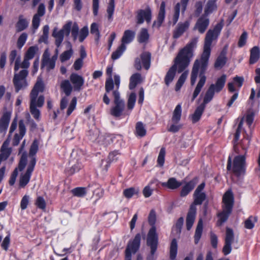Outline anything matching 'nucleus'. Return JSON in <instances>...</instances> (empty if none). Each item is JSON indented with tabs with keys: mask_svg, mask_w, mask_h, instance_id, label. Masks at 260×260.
I'll return each instance as SVG.
<instances>
[{
	"mask_svg": "<svg viewBox=\"0 0 260 260\" xmlns=\"http://www.w3.org/2000/svg\"><path fill=\"white\" fill-rule=\"evenodd\" d=\"M151 19V11L149 7L146 8L144 10H140L138 11L137 16V23L138 24H142L144 20L147 22H150Z\"/></svg>",
	"mask_w": 260,
	"mask_h": 260,
	"instance_id": "17",
	"label": "nucleus"
},
{
	"mask_svg": "<svg viewBox=\"0 0 260 260\" xmlns=\"http://www.w3.org/2000/svg\"><path fill=\"white\" fill-rule=\"evenodd\" d=\"M196 207H194V205H190L186 219L187 230H190L196 218Z\"/></svg>",
	"mask_w": 260,
	"mask_h": 260,
	"instance_id": "26",
	"label": "nucleus"
},
{
	"mask_svg": "<svg viewBox=\"0 0 260 260\" xmlns=\"http://www.w3.org/2000/svg\"><path fill=\"white\" fill-rule=\"evenodd\" d=\"M149 38V35L146 28H142L137 36V40L140 43H147Z\"/></svg>",
	"mask_w": 260,
	"mask_h": 260,
	"instance_id": "39",
	"label": "nucleus"
},
{
	"mask_svg": "<svg viewBox=\"0 0 260 260\" xmlns=\"http://www.w3.org/2000/svg\"><path fill=\"white\" fill-rule=\"evenodd\" d=\"M27 69H23L19 73L14 74L13 83L16 92L27 86L26 78L28 75V72Z\"/></svg>",
	"mask_w": 260,
	"mask_h": 260,
	"instance_id": "11",
	"label": "nucleus"
},
{
	"mask_svg": "<svg viewBox=\"0 0 260 260\" xmlns=\"http://www.w3.org/2000/svg\"><path fill=\"white\" fill-rule=\"evenodd\" d=\"M10 136L4 141L0 148V158L3 160H7L12 152V148L9 147Z\"/></svg>",
	"mask_w": 260,
	"mask_h": 260,
	"instance_id": "19",
	"label": "nucleus"
},
{
	"mask_svg": "<svg viewBox=\"0 0 260 260\" xmlns=\"http://www.w3.org/2000/svg\"><path fill=\"white\" fill-rule=\"evenodd\" d=\"M28 21L23 18V16H19L18 21L16 24V28L17 31H21L26 28L28 26Z\"/></svg>",
	"mask_w": 260,
	"mask_h": 260,
	"instance_id": "41",
	"label": "nucleus"
},
{
	"mask_svg": "<svg viewBox=\"0 0 260 260\" xmlns=\"http://www.w3.org/2000/svg\"><path fill=\"white\" fill-rule=\"evenodd\" d=\"M19 134H15L12 141V144L17 146L19 144L20 141L22 139L26 133L25 126L24 121L21 120L19 122Z\"/></svg>",
	"mask_w": 260,
	"mask_h": 260,
	"instance_id": "24",
	"label": "nucleus"
},
{
	"mask_svg": "<svg viewBox=\"0 0 260 260\" xmlns=\"http://www.w3.org/2000/svg\"><path fill=\"white\" fill-rule=\"evenodd\" d=\"M198 41V38L192 39L179 51L174 59V64L170 68L165 76V81L167 86L173 80L176 70L180 73L189 66L194 56V51L197 47Z\"/></svg>",
	"mask_w": 260,
	"mask_h": 260,
	"instance_id": "2",
	"label": "nucleus"
},
{
	"mask_svg": "<svg viewBox=\"0 0 260 260\" xmlns=\"http://www.w3.org/2000/svg\"><path fill=\"white\" fill-rule=\"evenodd\" d=\"M226 62L225 52L222 51L217 58L214 66L216 68H221Z\"/></svg>",
	"mask_w": 260,
	"mask_h": 260,
	"instance_id": "47",
	"label": "nucleus"
},
{
	"mask_svg": "<svg viewBox=\"0 0 260 260\" xmlns=\"http://www.w3.org/2000/svg\"><path fill=\"white\" fill-rule=\"evenodd\" d=\"M115 137L112 134H101L97 144L100 145L107 146L113 142Z\"/></svg>",
	"mask_w": 260,
	"mask_h": 260,
	"instance_id": "30",
	"label": "nucleus"
},
{
	"mask_svg": "<svg viewBox=\"0 0 260 260\" xmlns=\"http://www.w3.org/2000/svg\"><path fill=\"white\" fill-rule=\"evenodd\" d=\"M64 35L56 27L53 29L52 36L55 38V44L57 48H59L63 40Z\"/></svg>",
	"mask_w": 260,
	"mask_h": 260,
	"instance_id": "35",
	"label": "nucleus"
},
{
	"mask_svg": "<svg viewBox=\"0 0 260 260\" xmlns=\"http://www.w3.org/2000/svg\"><path fill=\"white\" fill-rule=\"evenodd\" d=\"M72 193L75 196L83 197L86 194V188L84 187H77L72 190Z\"/></svg>",
	"mask_w": 260,
	"mask_h": 260,
	"instance_id": "55",
	"label": "nucleus"
},
{
	"mask_svg": "<svg viewBox=\"0 0 260 260\" xmlns=\"http://www.w3.org/2000/svg\"><path fill=\"white\" fill-rule=\"evenodd\" d=\"M260 57V50L258 47L255 46L253 47L250 51V56L249 63L254 64L259 59Z\"/></svg>",
	"mask_w": 260,
	"mask_h": 260,
	"instance_id": "36",
	"label": "nucleus"
},
{
	"mask_svg": "<svg viewBox=\"0 0 260 260\" xmlns=\"http://www.w3.org/2000/svg\"><path fill=\"white\" fill-rule=\"evenodd\" d=\"M126 50V46L125 45L121 44L117 49L112 53L111 58L113 60H116L119 58L123 53Z\"/></svg>",
	"mask_w": 260,
	"mask_h": 260,
	"instance_id": "46",
	"label": "nucleus"
},
{
	"mask_svg": "<svg viewBox=\"0 0 260 260\" xmlns=\"http://www.w3.org/2000/svg\"><path fill=\"white\" fill-rule=\"evenodd\" d=\"M187 1H183L181 3H177L175 7V12L173 17V24H175L178 20L180 11L181 7L182 11H184Z\"/></svg>",
	"mask_w": 260,
	"mask_h": 260,
	"instance_id": "32",
	"label": "nucleus"
},
{
	"mask_svg": "<svg viewBox=\"0 0 260 260\" xmlns=\"http://www.w3.org/2000/svg\"><path fill=\"white\" fill-rule=\"evenodd\" d=\"M114 106L110 109V114L116 117L120 116L125 108V102L120 98L118 90L113 91Z\"/></svg>",
	"mask_w": 260,
	"mask_h": 260,
	"instance_id": "9",
	"label": "nucleus"
},
{
	"mask_svg": "<svg viewBox=\"0 0 260 260\" xmlns=\"http://www.w3.org/2000/svg\"><path fill=\"white\" fill-rule=\"evenodd\" d=\"M141 235L140 234H137L134 240L129 241L126 249L125 250V260H132L131 254L132 253H136L139 249L140 244ZM136 260H143L142 257L138 255Z\"/></svg>",
	"mask_w": 260,
	"mask_h": 260,
	"instance_id": "10",
	"label": "nucleus"
},
{
	"mask_svg": "<svg viewBox=\"0 0 260 260\" xmlns=\"http://www.w3.org/2000/svg\"><path fill=\"white\" fill-rule=\"evenodd\" d=\"M44 84L41 78H38L37 81L30 94V112L37 121L40 119V111L38 108L42 107L44 103V97L38 96L39 92L44 91Z\"/></svg>",
	"mask_w": 260,
	"mask_h": 260,
	"instance_id": "4",
	"label": "nucleus"
},
{
	"mask_svg": "<svg viewBox=\"0 0 260 260\" xmlns=\"http://www.w3.org/2000/svg\"><path fill=\"white\" fill-rule=\"evenodd\" d=\"M166 154V150L165 148H161L160 150L157 162L158 165L162 166L165 162V156Z\"/></svg>",
	"mask_w": 260,
	"mask_h": 260,
	"instance_id": "57",
	"label": "nucleus"
},
{
	"mask_svg": "<svg viewBox=\"0 0 260 260\" xmlns=\"http://www.w3.org/2000/svg\"><path fill=\"white\" fill-rule=\"evenodd\" d=\"M135 35V31L130 29L125 30L121 38V44L125 45L130 43L134 39Z\"/></svg>",
	"mask_w": 260,
	"mask_h": 260,
	"instance_id": "31",
	"label": "nucleus"
},
{
	"mask_svg": "<svg viewBox=\"0 0 260 260\" xmlns=\"http://www.w3.org/2000/svg\"><path fill=\"white\" fill-rule=\"evenodd\" d=\"M120 155V153L117 151H114L109 153L108 156V161L107 160H102V167L105 169V171H107L108 168L110 166V162H113L116 161Z\"/></svg>",
	"mask_w": 260,
	"mask_h": 260,
	"instance_id": "28",
	"label": "nucleus"
},
{
	"mask_svg": "<svg viewBox=\"0 0 260 260\" xmlns=\"http://www.w3.org/2000/svg\"><path fill=\"white\" fill-rule=\"evenodd\" d=\"M26 167V159L25 157L23 156L20 157L18 166L17 168H16L12 173L10 180L9 184L11 186L13 185L16 180V178L18 176V171L20 172L22 171Z\"/></svg>",
	"mask_w": 260,
	"mask_h": 260,
	"instance_id": "18",
	"label": "nucleus"
},
{
	"mask_svg": "<svg viewBox=\"0 0 260 260\" xmlns=\"http://www.w3.org/2000/svg\"><path fill=\"white\" fill-rule=\"evenodd\" d=\"M17 51L16 50H13L11 52L9 56V59L11 63H12L14 62V61L16 59L14 66V71L15 72L18 71L20 68H21V63H20V57L19 56L17 57Z\"/></svg>",
	"mask_w": 260,
	"mask_h": 260,
	"instance_id": "33",
	"label": "nucleus"
},
{
	"mask_svg": "<svg viewBox=\"0 0 260 260\" xmlns=\"http://www.w3.org/2000/svg\"><path fill=\"white\" fill-rule=\"evenodd\" d=\"M45 12V7L44 4H41L39 5L37 13L34 16L32 20V27L35 29H37L40 23V17L43 16Z\"/></svg>",
	"mask_w": 260,
	"mask_h": 260,
	"instance_id": "23",
	"label": "nucleus"
},
{
	"mask_svg": "<svg viewBox=\"0 0 260 260\" xmlns=\"http://www.w3.org/2000/svg\"><path fill=\"white\" fill-rule=\"evenodd\" d=\"M243 120H244V118H242L241 120L240 123H239L238 128L236 129V133L235 134L234 140V147H235L236 145L237 144L238 141V140L239 139L240 133L241 132V131H242V129L243 124Z\"/></svg>",
	"mask_w": 260,
	"mask_h": 260,
	"instance_id": "53",
	"label": "nucleus"
},
{
	"mask_svg": "<svg viewBox=\"0 0 260 260\" xmlns=\"http://www.w3.org/2000/svg\"><path fill=\"white\" fill-rule=\"evenodd\" d=\"M73 25L72 21H69L63 26L62 28L59 30V31L63 35L68 36L71 31Z\"/></svg>",
	"mask_w": 260,
	"mask_h": 260,
	"instance_id": "49",
	"label": "nucleus"
},
{
	"mask_svg": "<svg viewBox=\"0 0 260 260\" xmlns=\"http://www.w3.org/2000/svg\"><path fill=\"white\" fill-rule=\"evenodd\" d=\"M90 32L94 35L96 37V40H99L100 37V34L99 30V27L96 23H93L91 25Z\"/></svg>",
	"mask_w": 260,
	"mask_h": 260,
	"instance_id": "61",
	"label": "nucleus"
},
{
	"mask_svg": "<svg viewBox=\"0 0 260 260\" xmlns=\"http://www.w3.org/2000/svg\"><path fill=\"white\" fill-rule=\"evenodd\" d=\"M151 54L145 52L141 54L140 58H137L135 60V67L138 70H140L142 65L146 70H148L150 66Z\"/></svg>",
	"mask_w": 260,
	"mask_h": 260,
	"instance_id": "13",
	"label": "nucleus"
},
{
	"mask_svg": "<svg viewBox=\"0 0 260 260\" xmlns=\"http://www.w3.org/2000/svg\"><path fill=\"white\" fill-rule=\"evenodd\" d=\"M100 135L99 130L94 128L93 129H91L88 132L87 136L90 141L97 143Z\"/></svg>",
	"mask_w": 260,
	"mask_h": 260,
	"instance_id": "43",
	"label": "nucleus"
},
{
	"mask_svg": "<svg viewBox=\"0 0 260 260\" xmlns=\"http://www.w3.org/2000/svg\"><path fill=\"white\" fill-rule=\"evenodd\" d=\"M203 231V221L202 219H200L197 225L194 234V242L197 244L201 237Z\"/></svg>",
	"mask_w": 260,
	"mask_h": 260,
	"instance_id": "45",
	"label": "nucleus"
},
{
	"mask_svg": "<svg viewBox=\"0 0 260 260\" xmlns=\"http://www.w3.org/2000/svg\"><path fill=\"white\" fill-rule=\"evenodd\" d=\"M136 131L137 134L140 137H143L146 135V131L141 122H138L136 124Z\"/></svg>",
	"mask_w": 260,
	"mask_h": 260,
	"instance_id": "51",
	"label": "nucleus"
},
{
	"mask_svg": "<svg viewBox=\"0 0 260 260\" xmlns=\"http://www.w3.org/2000/svg\"><path fill=\"white\" fill-rule=\"evenodd\" d=\"M222 202L223 204L222 206L223 210L218 214L220 224L228 219L232 211L234 198L231 191H228L225 193L223 197Z\"/></svg>",
	"mask_w": 260,
	"mask_h": 260,
	"instance_id": "7",
	"label": "nucleus"
},
{
	"mask_svg": "<svg viewBox=\"0 0 260 260\" xmlns=\"http://www.w3.org/2000/svg\"><path fill=\"white\" fill-rule=\"evenodd\" d=\"M57 58V54L53 55L51 59L45 60L42 62V68L46 67L47 71L53 69L55 67V62Z\"/></svg>",
	"mask_w": 260,
	"mask_h": 260,
	"instance_id": "38",
	"label": "nucleus"
},
{
	"mask_svg": "<svg viewBox=\"0 0 260 260\" xmlns=\"http://www.w3.org/2000/svg\"><path fill=\"white\" fill-rule=\"evenodd\" d=\"M182 183L178 181L176 178L174 177L170 178L167 182H162L161 185L163 187H167L171 189H175L180 186Z\"/></svg>",
	"mask_w": 260,
	"mask_h": 260,
	"instance_id": "34",
	"label": "nucleus"
},
{
	"mask_svg": "<svg viewBox=\"0 0 260 260\" xmlns=\"http://www.w3.org/2000/svg\"><path fill=\"white\" fill-rule=\"evenodd\" d=\"M165 8L166 5L164 2H162L160 6L159 12L156 21L153 23V26H156L159 27L163 22L165 17Z\"/></svg>",
	"mask_w": 260,
	"mask_h": 260,
	"instance_id": "29",
	"label": "nucleus"
},
{
	"mask_svg": "<svg viewBox=\"0 0 260 260\" xmlns=\"http://www.w3.org/2000/svg\"><path fill=\"white\" fill-rule=\"evenodd\" d=\"M30 200L29 196L27 194L24 195L20 202V208L22 210H24L27 207Z\"/></svg>",
	"mask_w": 260,
	"mask_h": 260,
	"instance_id": "58",
	"label": "nucleus"
},
{
	"mask_svg": "<svg viewBox=\"0 0 260 260\" xmlns=\"http://www.w3.org/2000/svg\"><path fill=\"white\" fill-rule=\"evenodd\" d=\"M190 22L185 21L184 22L179 23L173 32V38L178 39L181 37L183 33L189 28Z\"/></svg>",
	"mask_w": 260,
	"mask_h": 260,
	"instance_id": "25",
	"label": "nucleus"
},
{
	"mask_svg": "<svg viewBox=\"0 0 260 260\" xmlns=\"http://www.w3.org/2000/svg\"><path fill=\"white\" fill-rule=\"evenodd\" d=\"M227 170L231 171L238 177L244 176L246 171L245 156L244 155H239L235 156L233 162L232 161V157L229 156L228 160Z\"/></svg>",
	"mask_w": 260,
	"mask_h": 260,
	"instance_id": "5",
	"label": "nucleus"
},
{
	"mask_svg": "<svg viewBox=\"0 0 260 260\" xmlns=\"http://www.w3.org/2000/svg\"><path fill=\"white\" fill-rule=\"evenodd\" d=\"M23 156L25 157L26 170L21 171L19 178V188H24L29 183L32 173L35 169V161H31L30 164H27V157L25 154Z\"/></svg>",
	"mask_w": 260,
	"mask_h": 260,
	"instance_id": "8",
	"label": "nucleus"
},
{
	"mask_svg": "<svg viewBox=\"0 0 260 260\" xmlns=\"http://www.w3.org/2000/svg\"><path fill=\"white\" fill-rule=\"evenodd\" d=\"M256 221L257 218L256 217L250 216L245 221V228L247 229H252Z\"/></svg>",
	"mask_w": 260,
	"mask_h": 260,
	"instance_id": "54",
	"label": "nucleus"
},
{
	"mask_svg": "<svg viewBox=\"0 0 260 260\" xmlns=\"http://www.w3.org/2000/svg\"><path fill=\"white\" fill-rule=\"evenodd\" d=\"M136 101V94L134 92H132L130 94V95L128 96V100H127V109L128 110H132L135 105Z\"/></svg>",
	"mask_w": 260,
	"mask_h": 260,
	"instance_id": "50",
	"label": "nucleus"
},
{
	"mask_svg": "<svg viewBox=\"0 0 260 260\" xmlns=\"http://www.w3.org/2000/svg\"><path fill=\"white\" fill-rule=\"evenodd\" d=\"M79 27L78 24L76 23H74L72 26L71 29V35L73 38L74 41H75L78 38V35L79 34Z\"/></svg>",
	"mask_w": 260,
	"mask_h": 260,
	"instance_id": "63",
	"label": "nucleus"
},
{
	"mask_svg": "<svg viewBox=\"0 0 260 260\" xmlns=\"http://www.w3.org/2000/svg\"><path fill=\"white\" fill-rule=\"evenodd\" d=\"M226 80V76L222 75L217 78L215 83L211 84L206 91L203 102L196 109L194 113L191 115V120L193 123L198 121L206 107V105L213 99L215 93L220 92L224 88Z\"/></svg>",
	"mask_w": 260,
	"mask_h": 260,
	"instance_id": "3",
	"label": "nucleus"
},
{
	"mask_svg": "<svg viewBox=\"0 0 260 260\" xmlns=\"http://www.w3.org/2000/svg\"><path fill=\"white\" fill-rule=\"evenodd\" d=\"M234 234L233 230L227 228L226 229L225 243L222 249L224 255L230 254L232 251V244L234 242Z\"/></svg>",
	"mask_w": 260,
	"mask_h": 260,
	"instance_id": "14",
	"label": "nucleus"
},
{
	"mask_svg": "<svg viewBox=\"0 0 260 260\" xmlns=\"http://www.w3.org/2000/svg\"><path fill=\"white\" fill-rule=\"evenodd\" d=\"M223 20L218 23L213 29H210L207 32L205 39L204 51L200 58H197L192 65L191 75L190 84L193 85L198 77L199 81L193 91L191 98L193 102L201 92L206 81V72L208 66V60L211 53V46L212 42L216 40L223 27Z\"/></svg>",
	"mask_w": 260,
	"mask_h": 260,
	"instance_id": "1",
	"label": "nucleus"
},
{
	"mask_svg": "<svg viewBox=\"0 0 260 260\" xmlns=\"http://www.w3.org/2000/svg\"><path fill=\"white\" fill-rule=\"evenodd\" d=\"M188 74V71H185L180 76L176 85V90L178 91L181 88V86L186 80Z\"/></svg>",
	"mask_w": 260,
	"mask_h": 260,
	"instance_id": "48",
	"label": "nucleus"
},
{
	"mask_svg": "<svg viewBox=\"0 0 260 260\" xmlns=\"http://www.w3.org/2000/svg\"><path fill=\"white\" fill-rule=\"evenodd\" d=\"M205 186L204 182L200 184L196 189L193 194V202L191 205H194V207H196L197 205H201L206 198V194L203 189Z\"/></svg>",
	"mask_w": 260,
	"mask_h": 260,
	"instance_id": "12",
	"label": "nucleus"
},
{
	"mask_svg": "<svg viewBox=\"0 0 260 260\" xmlns=\"http://www.w3.org/2000/svg\"><path fill=\"white\" fill-rule=\"evenodd\" d=\"M60 88L66 95L69 96L71 94L73 87L68 80H64L61 82Z\"/></svg>",
	"mask_w": 260,
	"mask_h": 260,
	"instance_id": "40",
	"label": "nucleus"
},
{
	"mask_svg": "<svg viewBox=\"0 0 260 260\" xmlns=\"http://www.w3.org/2000/svg\"><path fill=\"white\" fill-rule=\"evenodd\" d=\"M156 221V215L155 211L151 210L148 216V221L152 226L149 230L148 233L147 243L151 248V254H154L157 249L158 243V237L156 232V228L154 224Z\"/></svg>",
	"mask_w": 260,
	"mask_h": 260,
	"instance_id": "6",
	"label": "nucleus"
},
{
	"mask_svg": "<svg viewBox=\"0 0 260 260\" xmlns=\"http://www.w3.org/2000/svg\"><path fill=\"white\" fill-rule=\"evenodd\" d=\"M77 105V99L74 97L72 99L67 112V116H69L72 112L75 109Z\"/></svg>",
	"mask_w": 260,
	"mask_h": 260,
	"instance_id": "60",
	"label": "nucleus"
},
{
	"mask_svg": "<svg viewBox=\"0 0 260 260\" xmlns=\"http://www.w3.org/2000/svg\"><path fill=\"white\" fill-rule=\"evenodd\" d=\"M114 9L115 4L114 1H110L108 4L107 9L108 19L110 21H111L113 19V15L114 13Z\"/></svg>",
	"mask_w": 260,
	"mask_h": 260,
	"instance_id": "52",
	"label": "nucleus"
},
{
	"mask_svg": "<svg viewBox=\"0 0 260 260\" xmlns=\"http://www.w3.org/2000/svg\"><path fill=\"white\" fill-rule=\"evenodd\" d=\"M38 142L37 140H35L30 146L28 155H27L26 152L24 151L22 153L21 157L25 154L27 157V164H30L31 161H35V166H36L37 160L35 155L38 152Z\"/></svg>",
	"mask_w": 260,
	"mask_h": 260,
	"instance_id": "20",
	"label": "nucleus"
},
{
	"mask_svg": "<svg viewBox=\"0 0 260 260\" xmlns=\"http://www.w3.org/2000/svg\"><path fill=\"white\" fill-rule=\"evenodd\" d=\"M209 19L207 17L203 15L197 21L194 30H197L200 34H204L209 24Z\"/></svg>",
	"mask_w": 260,
	"mask_h": 260,
	"instance_id": "21",
	"label": "nucleus"
},
{
	"mask_svg": "<svg viewBox=\"0 0 260 260\" xmlns=\"http://www.w3.org/2000/svg\"><path fill=\"white\" fill-rule=\"evenodd\" d=\"M73 54V50H66L64 51L60 56V60L63 62L69 59L71 57Z\"/></svg>",
	"mask_w": 260,
	"mask_h": 260,
	"instance_id": "56",
	"label": "nucleus"
},
{
	"mask_svg": "<svg viewBox=\"0 0 260 260\" xmlns=\"http://www.w3.org/2000/svg\"><path fill=\"white\" fill-rule=\"evenodd\" d=\"M182 113V109L180 104L177 105L173 113V116L172 118V121L175 123H177L181 119Z\"/></svg>",
	"mask_w": 260,
	"mask_h": 260,
	"instance_id": "42",
	"label": "nucleus"
},
{
	"mask_svg": "<svg viewBox=\"0 0 260 260\" xmlns=\"http://www.w3.org/2000/svg\"><path fill=\"white\" fill-rule=\"evenodd\" d=\"M38 50L37 46H33L30 47L26 51L23 61L21 64V68L22 69H28L29 67L30 63L29 60L32 59Z\"/></svg>",
	"mask_w": 260,
	"mask_h": 260,
	"instance_id": "16",
	"label": "nucleus"
},
{
	"mask_svg": "<svg viewBox=\"0 0 260 260\" xmlns=\"http://www.w3.org/2000/svg\"><path fill=\"white\" fill-rule=\"evenodd\" d=\"M114 88V83L112 77L108 78L105 82V90L106 93H109Z\"/></svg>",
	"mask_w": 260,
	"mask_h": 260,
	"instance_id": "62",
	"label": "nucleus"
},
{
	"mask_svg": "<svg viewBox=\"0 0 260 260\" xmlns=\"http://www.w3.org/2000/svg\"><path fill=\"white\" fill-rule=\"evenodd\" d=\"M217 9V6L215 1H208L204 7V16H207L215 11Z\"/></svg>",
	"mask_w": 260,
	"mask_h": 260,
	"instance_id": "37",
	"label": "nucleus"
},
{
	"mask_svg": "<svg viewBox=\"0 0 260 260\" xmlns=\"http://www.w3.org/2000/svg\"><path fill=\"white\" fill-rule=\"evenodd\" d=\"M197 183L196 179L187 182L181 189L180 196L181 197H186L194 188Z\"/></svg>",
	"mask_w": 260,
	"mask_h": 260,
	"instance_id": "27",
	"label": "nucleus"
},
{
	"mask_svg": "<svg viewBox=\"0 0 260 260\" xmlns=\"http://www.w3.org/2000/svg\"><path fill=\"white\" fill-rule=\"evenodd\" d=\"M88 35V28L87 26L83 27L79 31V41L82 42Z\"/></svg>",
	"mask_w": 260,
	"mask_h": 260,
	"instance_id": "59",
	"label": "nucleus"
},
{
	"mask_svg": "<svg viewBox=\"0 0 260 260\" xmlns=\"http://www.w3.org/2000/svg\"><path fill=\"white\" fill-rule=\"evenodd\" d=\"M141 75L138 73L133 74L130 78L129 88L133 89L136 87L137 85L140 82Z\"/></svg>",
	"mask_w": 260,
	"mask_h": 260,
	"instance_id": "44",
	"label": "nucleus"
},
{
	"mask_svg": "<svg viewBox=\"0 0 260 260\" xmlns=\"http://www.w3.org/2000/svg\"><path fill=\"white\" fill-rule=\"evenodd\" d=\"M35 204L41 209L44 210L46 208V202L42 197H38L36 199Z\"/></svg>",
	"mask_w": 260,
	"mask_h": 260,
	"instance_id": "64",
	"label": "nucleus"
},
{
	"mask_svg": "<svg viewBox=\"0 0 260 260\" xmlns=\"http://www.w3.org/2000/svg\"><path fill=\"white\" fill-rule=\"evenodd\" d=\"M70 79L73 85L74 90L80 91L84 83V78L77 74L73 73L71 75Z\"/></svg>",
	"mask_w": 260,
	"mask_h": 260,
	"instance_id": "22",
	"label": "nucleus"
},
{
	"mask_svg": "<svg viewBox=\"0 0 260 260\" xmlns=\"http://www.w3.org/2000/svg\"><path fill=\"white\" fill-rule=\"evenodd\" d=\"M11 117V112L6 108L4 109L3 115L0 118V133L4 135L8 127Z\"/></svg>",
	"mask_w": 260,
	"mask_h": 260,
	"instance_id": "15",
	"label": "nucleus"
}]
</instances>
